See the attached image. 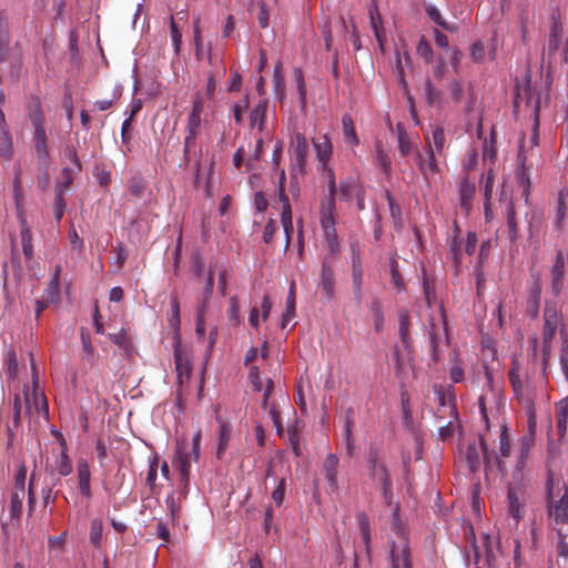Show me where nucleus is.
I'll use <instances>...</instances> for the list:
<instances>
[{"instance_id": "1", "label": "nucleus", "mask_w": 568, "mask_h": 568, "mask_svg": "<svg viewBox=\"0 0 568 568\" xmlns=\"http://www.w3.org/2000/svg\"><path fill=\"white\" fill-rule=\"evenodd\" d=\"M28 118L32 129L31 150L36 155L38 169L47 171L50 165L51 151L45 129V116L38 97L31 98L28 106Z\"/></svg>"}, {"instance_id": "2", "label": "nucleus", "mask_w": 568, "mask_h": 568, "mask_svg": "<svg viewBox=\"0 0 568 568\" xmlns=\"http://www.w3.org/2000/svg\"><path fill=\"white\" fill-rule=\"evenodd\" d=\"M544 325H542V346H541V362L542 367L546 369L552 347V341L558 329L564 332V317L561 310L556 301L546 300L544 307Z\"/></svg>"}, {"instance_id": "3", "label": "nucleus", "mask_w": 568, "mask_h": 568, "mask_svg": "<svg viewBox=\"0 0 568 568\" xmlns=\"http://www.w3.org/2000/svg\"><path fill=\"white\" fill-rule=\"evenodd\" d=\"M548 515L555 524L568 523V489L550 469L546 483Z\"/></svg>"}, {"instance_id": "4", "label": "nucleus", "mask_w": 568, "mask_h": 568, "mask_svg": "<svg viewBox=\"0 0 568 568\" xmlns=\"http://www.w3.org/2000/svg\"><path fill=\"white\" fill-rule=\"evenodd\" d=\"M366 463L371 479L381 486L384 501L387 506H390L394 498L393 481L376 445L372 444L369 446Z\"/></svg>"}, {"instance_id": "5", "label": "nucleus", "mask_w": 568, "mask_h": 568, "mask_svg": "<svg viewBox=\"0 0 568 568\" xmlns=\"http://www.w3.org/2000/svg\"><path fill=\"white\" fill-rule=\"evenodd\" d=\"M0 62L8 64L12 81H19L23 73V54L19 43L11 44L9 31L0 26Z\"/></svg>"}, {"instance_id": "6", "label": "nucleus", "mask_w": 568, "mask_h": 568, "mask_svg": "<svg viewBox=\"0 0 568 568\" xmlns=\"http://www.w3.org/2000/svg\"><path fill=\"white\" fill-rule=\"evenodd\" d=\"M308 142L303 133H294L291 138L288 146L290 156V171L306 173L307 156H308Z\"/></svg>"}, {"instance_id": "7", "label": "nucleus", "mask_w": 568, "mask_h": 568, "mask_svg": "<svg viewBox=\"0 0 568 568\" xmlns=\"http://www.w3.org/2000/svg\"><path fill=\"white\" fill-rule=\"evenodd\" d=\"M389 560L392 568H413L410 548L407 538L400 545L390 542Z\"/></svg>"}, {"instance_id": "8", "label": "nucleus", "mask_w": 568, "mask_h": 568, "mask_svg": "<svg viewBox=\"0 0 568 568\" xmlns=\"http://www.w3.org/2000/svg\"><path fill=\"white\" fill-rule=\"evenodd\" d=\"M174 363L178 374V383L183 385L184 382L190 379L191 365L186 351L182 347L181 342L176 341L174 345Z\"/></svg>"}, {"instance_id": "9", "label": "nucleus", "mask_w": 568, "mask_h": 568, "mask_svg": "<svg viewBox=\"0 0 568 568\" xmlns=\"http://www.w3.org/2000/svg\"><path fill=\"white\" fill-rule=\"evenodd\" d=\"M551 284L550 291L555 297H558L564 290V275H565V257L561 251H558L555 258V264L550 271Z\"/></svg>"}, {"instance_id": "10", "label": "nucleus", "mask_w": 568, "mask_h": 568, "mask_svg": "<svg viewBox=\"0 0 568 568\" xmlns=\"http://www.w3.org/2000/svg\"><path fill=\"white\" fill-rule=\"evenodd\" d=\"M352 283L357 303L362 301L363 268L359 251L352 245Z\"/></svg>"}, {"instance_id": "11", "label": "nucleus", "mask_w": 568, "mask_h": 568, "mask_svg": "<svg viewBox=\"0 0 568 568\" xmlns=\"http://www.w3.org/2000/svg\"><path fill=\"white\" fill-rule=\"evenodd\" d=\"M508 515L518 523L524 517V493L519 488L510 487L507 494Z\"/></svg>"}, {"instance_id": "12", "label": "nucleus", "mask_w": 568, "mask_h": 568, "mask_svg": "<svg viewBox=\"0 0 568 568\" xmlns=\"http://www.w3.org/2000/svg\"><path fill=\"white\" fill-rule=\"evenodd\" d=\"M313 145L316 153V159L320 163L318 168L328 166V161L333 154V144L327 134H323L317 139H313Z\"/></svg>"}, {"instance_id": "13", "label": "nucleus", "mask_w": 568, "mask_h": 568, "mask_svg": "<svg viewBox=\"0 0 568 568\" xmlns=\"http://www.w3.org/2000/svg\"><path fill=\"white\" fill-rule=\"evenodd\" d=\"M562 22H561V14L558 8L552 9L551 12V27L549 32V39H548V51L550 53H554L559 48V40L562 36Z\"/></svg>"}, {"instance_id": "14", "label": "nucleus", "mask_w": 568, "mask_h": 568, "mask_svg": "<svg viewBox=\"0 0 568 568\" xmlns=\"http://www.w3.org/2000/svg\"><path fill=\"white\" fill-rule=\"evenodd\" d=\"M541 300V285L536 280L529 287L527 302H526V314L528 317L535 320L539 315Z\"/></svg>"}, {"instance_id": "15", "label": "nucleus", "mask_w": 568, "mask_h": 568, "mask_svg": "<svg viewBox=\"0 0 568 568\" xmlns=\"http://www.w3.org/2000/svg\"><path fill=\"white\" fill-rule=\"evenodd\" d=\"M77 475L80 494L85 498L90 499L92 496L91 491V473L89 464L85 459H79L77 463Z\"/></svg>"}, {"instance_id": "16", "label": "nucleus", "mask_w": 568, "mask_h": 568, "mask_svg": "<svg viewBox=\"0 0 568 568\" xmlns=\"http://www.w3.org/2000/svg\"><path fill=\"white\" fill-rule=\"evenodd\" d=\"M410 316L406 308H402L398 312V334L403 348L410 353L412 339L409 335Z\"/></svg>"}, {"instance_id": "17", "label": "nucleus", "mask_w": 568, "mask_h": 568, "mask_svg": "<svg viewBox=\"0 0 568 568\" xmlns=\"http://www.w3.org/2000/svg\"><path fill=\"white\" fill-rule=\"evenodd\" d=\"M335 200H326L322 202L320 215H321V226L324 233L334 232L335 229Z\"/></svg>"}, {"instance_id": "18", "label": "nucleus", "mask_w": 568, "mask_h": 568, "mask_svg": "<svg viewBox=\"0 0 568 568\" xmlns=\"http://www.w3.org/2000/svg\"><path fill=\"white\" fill-rule=\"evenodd\" d=\"M337 467L338 458L334 454H329L323 462V473L332 491L338 489Z\"/></svg>"}, {"instance_id": "19", "label": "nucleus", "mask_w": 568, "mask_h": 568, "mask_svg": "<svg viewBox=\"0 0 568 568\" xmlns=\"http://www.w3.org/2000/svg\"><path fill=\"white\" fill-rule=\"evenodd\" d=\"M334 284L335 273L333 268L324 261L321 270L320 287L324 292V295L327 300H333L335 296Z\"/></svg>"}, {"instance_id": "20", "label": "nucleus", "mask_w": 568, "mask_h": 568, "mask_svg": "<svg viewBox=\"0 0 568 568\" xmlns=\"http://www.w3.org/2000/svg\"><path fill=\"white\" fill-rule=\"evenodd\" d=\"M219 423V443L216 448V458L222 459L223 455L229 446V442L232 434V425L224 422L221 417H216Z\"/></svg>"}, {"instance_id": "21", "label": "nucleus", "mask_w": 568, "mask_h": 568, "mask_svg": "<svg viewBox=\"0 0 568 568\" xmlns=\"http://www.w3.org/2000/svg\"><path fill=\"white\" fill-rule=\"evenodd\" d=\"M19 220H20V225H21L20 233H21V244H22L23 254L27 260H31L33 256L32 234H31V230L27 223L23 212L19 213Z\"/></svg>"}, {"instance_id": "22", "label": "nucleus", "mask_w": 568, "mask_h": 568, "mask_svg": "<svg viewBox=\"0 0 568 568\" xmlns=\"http://www.w3.org/2000/svg\"><path fill=\"white\" fill-rule=\"evenodd\" d=\"M475 184L473 182H470L467 178H464L462 181H460V184H459V201H460V206L465 210V211H468L471 206V200L475 195Z\"/></svg>"}, {"instance_id": "23", "label": "nucleus", "mask_w": 568, "mask_h": 568, "mask_svg": "<svg viewBox=\"0 0 568 568\" xmlns=\"http://www.w3.org/2000/svg\"><path fill=\"white\" fill-rule=\"evenodd\" d=\"M479 447L483 452V463L485 465L486 471L491 470L494 466H497L500 471H503L504 463L499 457L496 456L494 452H489L486 445V442L483 436L479 438Z\"/></svg>"}, {"instance_id": "24", "label": "nucleus", "mask_w": 568, "mask_h": 568, "mask_svg": "<svg viewBox=\"0 0 568 568\" xmlns=\"http://www.w3.org/2000/svg\"><path fill=\"white\" fill-rule=\"evenodd\" d=\"M267 109V100H261L250 113L251 126L257 128L260 131L264 129L265 115Z\"/></svg>"}, {"instance_id": "25", "label": "nucleus", "mask_w": 568, "mask_h": 568, "mask_svg": "<svg viewBox=\"0 0 568 568\" xmlns=\"http://www.w3.org/2000/svg\"><path fill=\"white\" fill-rule=\"evenodd\" d=\"M353 414H354V412L352 408H348L346 410V420H345V426L343 429V436H344L345 444H346V454L348 456H353L354 450H355V440L353 437V424H354Z\"/></svg>"}, {"instance_id": "26", "label": "nucleus", "mask_w": 568, "mask_h": 568, "mask_svg": "<svg viewBox=\"0 0 568 568\" xmlns=\"http://www.w3.org/2000/svg\"><path fill=\"white\" fill-rule=\"evenodd\" d=\"M509 382L514 394L521 403L531 404V398L527 385L520 379L519 375L509 374Z\"/></svg>"}, {"instance_id": "27", "label": "nucleus", "mask_w": 568, "mask_h": 568, "mask_svg": "<svg viewBox=\"0 0 568 568\" xmlns=\"http://www.w3.org/2000/svg\"><path fill=\"white\" fill-rule=\"evenodd\" d=\"M556 419L557 430L560 436H564L567 430L568 420V398H562L556 404Z\"/></svg>"}, {"instance_id": "28", "label": "nucleus", "mask_w": 568, "mask_h": 568, "mask_svg": "<svg viewBox=\"0 0 568 568\" xmlns=\"http://www.w3.org/2000/svg\"><path fill=\"white\" fill-rule=\"evenodd\" d=\"M527 156L524 154L521 150L518 152V168L516 172L517 182L520 187H530V173L529 169L526 166Z\"/></svg>"}, {"instance_id": "29", "label": "nucleus", "mask_w": 568, "mask_h": 568, "mask_svg": "<svg viewBox=\"0 0 568 568\" xmlns=\"http://www.w3.org/2000/svg\"><path fill=\"white\" fill-rule=\"evenodd\" d=\"M479 449V445H477L475 442L468 444L466 448V463L470 473L473 474L478 471L481 464Z\"/></svg>"}, {"instance_id": "30", "label": "nucleus", "mask_w": 568, "mask_h": 568, "mask_svg": "<svg viewBox=\"0 0 568 568\" xmlns=\"http://www.w3.org/2000/svg\"><path fill=\"white\" fill-rule=\"evenodd\" d=\"M429 345H430V357L434 364H437L440 361L442 354L439 352V337L436 332V324L434 322V318L430 317L429 320Z\"/></svg>"}, {"instance_id": "31", "label": "nucleus", "mask_w": 568, "mask_h": 568, "mask_svg": "<svg viewBox=\"0 0 568 568\" xmlns=\"http://www.w3.org/2000/svg\"><path fill=\"white\" fill-rule=\"evenodd\" d=\"M507 229H508V237L511 243H515L518 239V223L516 219V211L513 202L508 203L507 213Z\"/></svg>"}, {"instance_id": "32", "label": "nucleus", "mask_w": 568, "mask_h": 568, "mask_svg": "<svg viewBox=\"0 0 568 568\" xmlns=\"http://www.w3.org/2000/svg\"><path fill=\"white\" fill-rule=\"evenodd\" d=\"M90 542L94 548H100L103 540V521L101 518H93L90 524Z\"/></svg>"}, {"instance_id": "33", "label": "nucleus", "mask_w": 568, "mask_h": 568, "mask_svg": "<svg viewBox=\"0 0 568 568\" xmlns=\"http://www.w3.org/2000/svg\"><path fill=\"white\" fill-rule=\"evenodd\" d=\"M13 155V142L10 129L0 130V156L10 160Z\"/></svg>"}, {"instance_id": "34", "label": "nucleus", "mask_w": 568, "mask_h": 568, "mask_svg": "<svg viewBox=\"0 0 568 568\" xmlns=\"http://www.w3.org/2000/svg\"><path fill=\"white\" fill-rule=\"evenodd\" d=\"M178 469L180 471L182 485L185 487L189 486L191 469L190 456L187 454H183L180 448L178 449Z\"/></svg>"}, {"instance_id": "35", "label": "nucleus", "mask_w": 568, "mask_h": 568, "mask_svg": "<svg viewBox=\"0 0 568 568\" xmlns=\"http://www.w3.org/2000/svg\"><path fill=\"white\" fill-rule=\"evenodd\" d=\"M295 290L294 283H292L286 298V310L285 313L282 315V328H285L286 325L291 322V320L295 316Z\"/></svg>"}, {"instance_id": "36", "label": "nucleus", "mask_w": 568, "mask_h": 568, "mask_svg": "<svg viewBox=\"0 0 568 568\" xmlns=\"http://www.w3.org/2000/svg\"><path fill=\"white\" fill-rule=\"evenodd\" d=\"M80 337L82 343V352H83V358L92 364L94 361V347L91 343L90 333L87 328L82 327L80 329Z\"/></svg>"}, {"instance_id": "37", "label": "nucleus", "mask_w": 568, "mask_h": 568, "mask_svg": "<svg viewBox=\"0 0 568 568\" xmlns=\"http://www.w3.org/2000/svg\"><path fill=\"white\" fill-rule=\"evenodd\" d=\"M342 123L345 142L352 145L358 144L359 140L356 135L354 123L351 115L345 114L342 119Z\"/></svg>"}, {"instance_id": "38", "label": "nucleus", "mask_w": 568, "mask_h": 568, "mask_svg": "<svg viewBox=\"0 0 568 568\" xmlns=\"http://www.w3.org/2000/svg\"><path fill=\"white\" fill-rule=\"evenodd\" d=\"M59 276L60 266L57 267L54 275L52 276L48 287L44 290L43 298L49 301L51 304L59 298Z\"/></svg>"}, {"instance_id": "39", "label": "nucleus", "mask_w": 568, "mask_h": 568, "mask_svg": "<svg viewBox=\"0 0 568 568\" xmlns=\"http://www.w3.org/2000/svg\"><path fill=\"white\" fill-rule=\"evenodd\" d=\"M109 338L111 339L112 343H114L119 347L123 348V351L125 352V355L128 357L131 356L132 351H133V345H132L131 341H129L124 329H121L118 333L109 334Z\"/></svg>"}, {"instance_id": "40", "label": "nucleus", "mask_w": 568, "mask_h": 568, "mask_svg": "<svg viewBox=\"0 0 568 568\" xmlns=\"http://www.w3.org/2000/svg\"><path fill=\"white\" fill-rule=\"evenodd\" d=\"M425 11L427 13V16L429 17V19L436 23L437 26H439L440 28H443L444 30H447V31H454L456 30L455 26H450L448 24L444 18L442 17L439 10L433 6V4H427L425 7Z\"/></svg>"}, {"instance_id": "41", "label": "nucleus", "mask_w": 568, "mask_h": 568, "mask_svg": "<svg viewBox=\"0 0 568 568\" xmlns=\"http://www.w3.org/2000/svg\"><path fill=\"white\" fill-rule=\"evenodd\" d=\"M305 175V172L298 173L290 171L288 192L291 193L294 200L298 199L301 195V184L304 181Z\"/></svg>"}, {"instance_id": "42", "label": "nucleus", "mask_w": 568, "mask_h": 568, "mask_svg": "<svg viewBox=\"0 0 568 568\" xmlns=\"http://www.w3.org/2000/svg\"><path fill=\"white\" fill-rule=\"evenodd\" d=\"M26 494L13 493L10 500V517L13 520H20L22 515V503Z\"/></svg>"}, {"instance_id": "43", "label": "nucleus", "mask_w": 568, "mask_h": 568, "mask_svg": "<svg viewBox=\"0 0 568 568\" xmlns=\"http://www.w3.org/2000/svg\"><path fill=\"white\" fill-rule=\"evenodd\" d=\"M293 77L296 82L298 100L302 108L306 105V84L304 81L303 71L300 68L293 70Z\"/></svg>"}, {"instance_id": "44", "label": "nucleus", "mask_w": 568, "mask_h": 568, "mask_svg": "<svg viewBox=\"0 0 568 568\" xmlns=\"http://www.w3.org/2000/svg\"><path fill=\"white\" fill-rule=\"evenodd\" d=\"M397 135L399 152L403 156H407L412 152L413 146L405 129L400 124L397 125Z\"/></svg>"}, {"instance_id": "45", "label": "nucleus", "mask_w": 568, "mask_h": 568, "mask_svg": "<svg viewBox=\"0 0 568 568\" xmlns=\"http://www.w3.org/2000/svg\"><path fill=\"white\" fill-rule=\"evenodd\" d=\"M318 169L323 172V175L327 182V189H328V199L327 200H335V195L337 193V185H336V181H335L334 170L331 166L318 168Z\"/></svg>"}, {"instance_id": "46", "label": "nucleus", "mask_w": 568, "mask_h": 568, "mask_svg": "<svg viewBox=\"0 0 568 568\" xmlns=\"http://www.w3.org/2000/svg\"><path fill=\"white\" fill-rule=\"evenodd\" d=\"M390 266V277H392V284L394 288L397 292H404L405 291V283L403 280V276L400 275L398 271V263L395 258H392L389 262Z\"/></svg>"}, {"instance_id": "47", "label": "nucleus", "mask_w": 568, "mask_h": 568, "mask_svg": "<svg viewBox=\"0 0 568 568\" xmlns=\"http://www.w3.org/2000/svg\"><path fill=\"white\" fill-rule=\"evenodd\" d=\"M282 64L277 63L274 69L273 82L275 87V94L280 100L285 98V81L281 73Z\"/></svg>"}, {"instance_id": "48", "label": "nucleus", "mask_w": 568, "mask_h": 568, "mask_svg": "<svg viewBox=\"0 0 568 568\" xmlns=\"http://www.w3.org/2000/svg\"><path fill=\"white\" fill-rule=\"evenodd\" d=\"M445 134L442 126H436L432 132V146L437 154H442L445 146Z\"/></svg>"}, {"instance_id": "49", "label": "nucleus", "mask_w": 568, "mask_h": 568, "mask_svg": "<svg viewBox=\"0 0 568 568\" xmlns=\"http://www.w3.org/2000/svg\"><path fill=\"white\" fill-rule=\"evenodd\" d=\"M170 325L174 328L175 334L180 331V303L176 296L171 297V315L169 317Z\"/></svg>"}, {"instance_id": "50", "label": "nucleus", "mask_w": 568, "mask_h": 568, "mask_svg": "<svg viewBox=\"0 0 568 568\" xmlns=\"http://www.w3.org/2000/svg\"><path fill=\"white\" fill-rule=\"evenodd\" d=\"M26 478H27V467L24 464H21L17 470L14 476V486L13 493L26 494Z\"/></svg>"}, {"instance_id": "51", "label": "nucleus", "mask_w": 568, "mask_h": 568, "mask_svg": "<svg viewBox=\"0 0 568 568\" xmlns=\"http://www.w3.org/2000/svg\"><path fill=\"white\" fill-rule=\"evenodd\" d=\"M63 195V190L61 187H57L54 196V215L58 223L62 220L64 214L65 202Z\"/></svg>"}, {"instance_id": "52", "label": "nucleus", "mask_w": 568, "mask_h": 568, "mask_svg": "<svg viewBox=\"0 0 568 568\" xmlns=\"http://www.w3.org/2000/svg\"><path fill=\"white\" fill-rule=\"evenodd\" d=\"M425 95L429 105H435L440 102L442 91L436 89L430 80L425 83Z\"/></svg>"}, {"instance_id": "53", "label": "nucleus", "mask_w": 568, "mask_h": 568, "mask_svg": "<svg viewBox=\"0 0 568 568\" xmlns=\"http://www.w3.org/2000/svg\"><path fill=\"white\" fill-rule=\"evenodd\" d=\"M416 51L417 54L426 61V63H430L433 61V49L424 37L418 41Z\"/></svg>"}, {"instance_id": "54", "label": "nucleus", "mask_w": 568, "mask_h": 568, "mask_svg": "<svg viewBox=\"0 0 568 568\" xmlns=\"http://www.w3.org/2000/svg\"><path fill=\"white\" fill-rule=\"evenodd\" d=\"M426 141H427V160H425V163H426V175H427L428 172H430V173L438 172V165H437V160L435 158L436 153L432 146L430 140L427 138Z\"/></svg>"}, {"instance_id": "55", "label": "nucleus", "mask_w": 568, "mask_h": 568, "mask_svg": "<svg viewBox=\"0 0 568 568\" xmlns=\"http://www.w3.org/2000/svg\"><path fill=\"white\" fill-rule=\"evenodd\" d=\"M371 310L375 315V331L381 332L384 327V314L382 311V304L378 300H374L371 305Z\"/></svg>"}, {"instance_id": "56", "label": "nucleus", "mask_w": 568, "mask_h": 568, "mask_svg": "<svg viewBox=\"0 0 568 568\" xmlns=\"http://www.w3.org/2000/svg\"><path fill=\"white\" fill-rule=\"evenodd\" d=\"M193 41L195 45V55L200 60L202 52V36L200 28V17L195 18L193 21Z\"/></svg>"}, {"instance_id": "57", "label": "nucleus", "mask_w": 568, "mask_h": 568, "mask_svg": "<svg viewBox=\"0 0 568 568\" xmlns=\"http://www.w3.org/2000/svg\"><path fill=\"white\" fill-rule=\"evenodd\" d=\"M128 190L131 195L135 197H141L145 190V183L140 178H132L129 182Z\"/></svg>"}, {"instance_id": "58", "label": "nucleus", "mask_w": 568, "mask_h": 568, "mask_svg": "<svg viewBox=\"0 0 568 568\" xmlns=\"http://www.w3.org/2000/svg\"><path fill=\"white\" fill-rule=\"evenodd\" d=\"M57 468L59 474L63 477L72 473V464L65 450L61 453Z\"/></svg>"}, {"instance_id": "59", "label": "nucleus", "mask_w": 568, "mask_h": 568, "mask_svg": "<svg viewBox=\"0 0 568 568\" xmlns=\"http://www.w3.org/2000/svg\"><path fill=\"white\" fill-rule=\"evenodd\" d=\"M34 474H31L28 484V516H32L36 508Z\"/></svg>"}, {"instance_id": "60", "label": "nucleus", "mask_w": 568, "mask_h": 568, "mask_svg": "<svg viewBox=\"0 0 568 568\" xmlns=\"http://www.w3.org/2000/svg\"><path fill=\"white\" fill-rule=\"evenodd\" d=\"M566 211H567V207H566V203H565V194L562 191H560L558 194L557 212H556V223H557L558 227L561 226V223L565 220Z\"/></svg>"}, {"instance_id": "61", "label": "nucleus", "mask_w": 568, "mask_h": 568, "mask_svg": "<svg viewBox=\"0 0 568 568\" xmlns=\"http://www.w3.org/2000/svg\"><path fill=\"white\" fill-rule=\"evenodd\" d=\"M258 12H257V21L261 28H266L268 26L270 12L267 9V4L264 0H258Z\"/></svg>"}, {"instance_id": "62", "label": "nucleus", "mask_w": 568, "mask_h": 568, "mask_svg": "<svg viewBox=\"0 0 568 568\" xmlns=\"http://www.w3.org/2000/svg\"><path fill=\"white\" fill-rule=\"evenodd\" d=\"M499 449L501 457L506 458L510 455V440L505 426L499 436Z\"/></svg>"}, {"instance_id": "63", "label": "nucleus", "mask_w": 568, "mask_h": 568, "mask_svg": "<svg viewBox=\"0 0 568 568\" xmlns=\"http://www.w3.org/2000/svg\"><path fill=\"white\" fill-rule=\"evenodd\" d=\"M325 235V240L327 242V245H328V248H329V252L332 255H336L338 252H339V244H338V236H337V232L334 231V232H327V233H324Z\"/></svg>"}, {"instance_id": "64", "label": "nucleus", "mask_w": 568, "mask_h": 568, "mask_svg": "<svg viewBox=\"0 0 568 568\" xmlns=\"http://www.w3.org/2000/svg\"><path fill=\"white\" fill-rule=\"evenodd\" d=\"M393 356L395 361V374L397 377H403V375L405 374L406 364L397 346H395L394 348Z\"/></svg>"}]
</instances>
